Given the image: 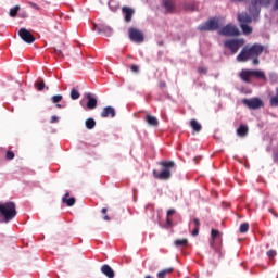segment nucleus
<instances>
[{
    "label": "nucleus",
    "mask_w": 278,
    "mask_h": 278,
    "mask_svg": "<svg viewBox=\"0 0 278 278\" xmlns=\"http://www.w3.org/2000/svg\"><path fill=\"white\" fill-rule=\"evenodd\" d=\"M146 122L148 123V125H150L151 127H157L160 125V121H157V117L148 114L146 116Z\"/></svg>",
    "instance_id": "20"
},
{
    "label": "nucleus",
    "mask_w": 278,
    "mask_h": 278,
    "mask_svg": "<svg viewBox=\"0 0 278 278\" xmlns=\"http://www.w3.org/2000/svg\"><path fill=\"white\" fill-rule=\"evenodd\" d=\"M129 38L132 42H144V35L142 31L131 27L128 29Z\"/></svg>",
    "instance_id": "12"
},
{
    "label": "nucleus",
    "mask_w": 278,
    "mask_h": 278,
    "mask_svg": "<svg viewBox=\"0 0 278 278\" xmlns=\"http://www.w3.org/2000/svg\"><path fill=\"white\" fill-rule=\"evenodd\" d=\"M270 105L273 108H278V88L276 89V96H274L271 99H270Z\"/></svg>",
    "instance_id": "30"
},
{
    "label": "nucleus",
    "mask_w": 278,
    "mask_h": 278,
    "mask_svg": "<svg viewBox=\"0 0 278 278\" xmlns=\"http://www.w3.org/2000/svg\"><path fill=\"white\" fill-rule=\"evenodd\" d=\"M122 14L124 16L125 23H131V18H134V14H136V11L132 8L123 7Z\"/></svg>",
    "instance_id": "14"
},
{
    "label": "nucleus",
    "mask_w": 278,
    "mask_h": 278,
    "mask_svg": "<svg viewBox=\"0 0 278 278\" xmlns=\"http://www.w3.org/2000/svg\"><path fill=\"white\" fill-rule=\"evenodd\" d=\"M275 216L278 218V215H277V214H275Z\"/></svg>",
    "instance_id": "52"
},
{
    "label": "nucleus",
    "mask_w": 278,
    "mask_h": 278,
    "mask_svg": "<svg viewBox=\"0 0 278 278\" xmlns=\"http://www.w3.org/2000/svg\"><path fill=\"white\" fill-rule=\"evenodd\" d=\"M53 53L59 60L64 59V52L58 48H53Z\"/></svg>",
    "instance_id": "31"
},
{
    "label": "nucleus",
    "mask_w": 278,
    "mask_h": 278,
    "mask_svg": "<svg viewBox=\"0 0 278 278\" xmlns=\"http://www.w3.org/2000/svg\"><path fill=\"white\" fill-rule=\"evenodd\" d=\"M225 49H229L232 55L240 50V47H244V39H227L224 41Z\"/></svg>",
    "instance_id": "6"
},
{
    "label": "nucleus",
    "mask_w": 278,
    "mask_h": 278,
    "mask_svg": "<svg viewBox=\"0 0 278 278\" xmlns=\"http://www.w3.org/2000/svg\"><path fill=\"white\" fill-rule=\"evenodd\" d=\"M71 193L66 192L65 195L62 198V203H65L67 207H73L75 205V198H68Z\"/></svg>",
    "instance_id": "22"
},
{
    "label": "nucleus",
    "mask_w": 278,
    "mask_h": 278,
    "mask_svg": "<svg viewBox=\"0 0 278 278\" xmlns=\"http://www.w3.org/2000/svg\"><path fill=\"white\" fill-rule=\"evenodd\" d=\"M275 10H278V0H275V5H274Z\"/></svg>",
    "instance_id": "46"
},
{
    "label": "nucleus",
    "mask_w": 278,
    "mask_h": 278,
    "mask_svg": "<svg viewBox=\"0 0 278 278\" xmlns=\"http://www.w3.org/2000/svg\"><path fill=\"white\" fill-rule=\"evenodd\" d=\"M261 53H264V46L254 43L252 47H245L237 55L238 62H249L253 58H260Z\"/></svg>",
    "instance_id": "1"
},
{
    "label": "nucleus",
    "mask_w": 278,
    "mask_h": 278,
    "mask_svg": "<svg viewBox=\"0 0 278 278\" xmlns=\"http://www.w3.org/2000/svg\"><path fill=\"white\" fill-rule=\"evenodd\" d=\"M175 247L186 249L188 247V239H178L174 242Z\"/></svg>",
    "instance_id": "24"
},
{
    "label": "nucleus",
    "mask_w": 278,
    "mask_h": 278,
    "mask_svg": "<svg viewBox=\"0 0 278 278\" xmlns=\"http://www.w3.org/2000/svg\"><path fill=\"white\" fill-rule=\"evenodd\" d=\"M193 224L195 229H199V227H201V222L199 220V218H194Z\"/></svg>",
    "instance_id": "39"
},
{
    "label": "nucleus",
    "mask_w": 278,
    "mask_h": 278,
    "mask_svg": "<svg viewBox=\"0 0 278 278\" xmlns=\"http://www.w3.org/2000/svg\"><path fill=\"white\" fill-rule=\"evenodd\" d=\"M63 97L62 94H56L51 98L52 103H60L62 101Z\"/></svg>",
    "instance_id": "35"
},
{
    "label": "nucleus",
    "mask_w": 278,
    "mask_h": 278,
    "mask_svg": "<svg viewBox=\"0 0 278 278\" xmlns=\"http://www.w3.org/2000/svg\"><path fill=\"white\" fill-rule=\"evenodd\" d=\"M160 166L162 167L161 173L157 172L156 169H153V176L155 179H160L161 181H168L170 177H173V174L170 170L175 168L176 164L174 161H162L159 163Z\"/></svg>",
    "instance_id": "2"
},
{
    "label": "nucleus",
    "mask_w": 278,
    "mask_h": 278,
    "mask_svg": "<svg viewBox=\"0 0 278 278\" xmlns=\"http://www.w3.org/2000/svg\"><path fill=\"white\" fill-rule=\"evenodd\" d=\"M237 135L240 136V138L249 136V126L241 124L237 129Z\"/></svg>",
    "instance_id": "21"
},
{
    "label": "nucleus",
    "mask_w": 278,
    "mask_h": 278,
    "mask_svg": "<svg viewBox=\"0 0 278 278\" xmlns=\"http://www.w3.org/2000/svg\"><path fill=\"white\" fill-rule=\"evenodd\" d=\"M239 231H240V233H247V231H249V223L241 224Z\"/></svg>",
    "instance_id": "33"
},
{
    "label": "nucleus",
    "mask_w": 278,
    "mask_h": 278,
    "mask_svg": "<svg viewBox=\"0 0 278 278\" xmlns=\"http://www.w3.org/2000/svg\"><path fill=\"white\" fill-rule=\"evenodd\" d=\"M100 116L102 118H108L109 116H111V118H114L116 116V110L114 109V106H105Z\"/></svg>",
    "instance_id": "17"
},
{
    "label": "nucleus",
    "mask_w": 278,
    "mask_h": 278,
    "mask_svg": "<svg viewBox=\"0 0 278 278\" xmlns=\"http://www.w3.org/2000/svg\"><path fill=\"white\" fill-rule=\"evenodd\" d=\"M130 71L132 73H139L140 68L138 67V65H131Z\"/></svg>",
    "instance_id": "40"
},
{
    "label": "nucleus",
    "mask_w": 278,
    "mask_h": 278,
    "mask_svg": "<svg viewBox=\"0 0 278 278\" xmlns=\"http://www.w3.org/2000/svg\"><path fill=\"white\" fill-rule=\"evenodd\" d=\"M190 127L193 129V131H195L197 134H199V131H201V129H203V126H201V123H199L197 119H191L190 121Z\"/></svg>",
    "instance_id": "23"
},
{
    "label": "nucleus",
    "mask_w": 278,
    "mask_h": 278,
    "mask_svg": "<svg viewBox=\"0 0 278 278\" xmlns=\"http://www.w3.org/2000/svg\"><path fill=\"white\" fill-rule=\"evenodd\" d=\"M191 236H199V228H194Z\"/></svg>",
    "instance_id": "45"
},
{
    "label": "nucleus",
    "mask_w": 278,
    "mask_h": 278,
    "mask_svg": "<svg viewBox=\"0 0 278 278\" xmlns=\"http://www.w3.org/2000/svg\"><path fill=\"white\" fill-rule=\"evenodd\" d=\"M270 1L271 0H251V4L249 7L251 16L254 18L260 16L262 8H268V5H270Z\"/></svg>",
    "instance_id": "5"
},
{
    "label": "nucleus",
    "mask_w": 278,
    "mask_h": 278,
    "mask_svg": "<svg viewBox=\"0 0 278 278\" xmlns=\"http://www.w3.org/2000/svg\"><path fill=\"white\" fill-rule=\"evenodd\" d=\"M166 225L167 227H173V219H170L168 216H166Z\"/></svg>",
    "instance_id": "41"
},
{
    "label": "nucleus",
    "mask_w": 278,
    "mask_h": 278,
    "mask_svg": "<svg viewBox=\"0 0 278 278\" xmlns=\"http://www.w3.org/2000/svg\"><path fill=\"white\" fill-rule=\"evenodd\" d=\"M275 157H278V153L275 155Z\"/></svg>",
    "instance_id": "51"
},
{
    "label": "nucleus",
    "mask_w": 278,
    "mask_h": 278,
    "mask_svg": "<svg viewBox=\"0 0 278 278\" xmlns=\"http://www.w3.org/2000/svg\"><path fill=\"white\" fill-rule=\"evenodd\" d=\"M0 216H2L3 223H10V220H12L13 218H16V203L1 202Z\"/></svg>",
    "instance_id": "3"
},
{
    "label": "nucleus",
    "mask_w": 278,
    "mask_h": 278,
    "mask_svg": "<svg viewBox=\"0 0 278 278\" xmlns=\"http://www.w3.org/2000/svg\"><path fill=\"white\" fill-rule=\"evenodd\" d=\"M14 157H15L14 152H12V151H10V150L7 151L5 160L11 161V160H14Z\"/></svg>",
    "instance_id": "36"
},
{
    "label": "nucleus",
    "mask_w": 278,
    "mask_h": 278,
    "mask_svg": "<svg viewBox=\"0 0 278 278\" xmlns=\"http://www.w3.org/2000/svg\"><path fill=\"white\" fill-rule=\"evenodd\" d=\"M218 34H219V36L236 38V36L240 35V29H238V26H236L233 24H227L218 31Z\"/></svg>",
    "instance_id": "7"
},
{
    "label": "nucleus",
    "mask_w": 278,
    "mask_h": 278,
    "mask_svg": "<svg viewBox=\"0 0 278 278\" xmlns=\"http://www.w3.org/2000/svg\"><path fill=\"white\" fill-rule=\"evenodd\" d=\"M101 212H102V214H103V220H106V222H110V220H112V218H110V216H108V207H103L102 210H101Z\"/></svg>",
    "instance_id": "34"
},
{
    "label": "nucleus",
    "mask_w": 278,
    "mask_h": 278,
    "mask_svg": "<svg viewBox=\"0 0 278 278\" xmlns=\"http://www.w3.org/2000/svg\"><path fill=\"white\" fill-rule=\"evenodd\" d=\"M18 10H21L20 5H15L14 8L10 9L9 15L11 18H16V14H18Z\"/></svg>",
    "instance_id": "28"
},
{
    "label": "nucleus",
    "mask_w": 278,
    "mask_h": 278,
    "mask_svg": "<svg viewBox=\"0 0 278 278\" xmlns=\"http://www.w3.org/2000/svg\"><path fill=\"white\" fill-rule=\"evenodd\" d=\"M162 5L166 10V14H173L175 12V10H177L175 0H163Z\"/></svg>",
    "instance_id": "15"
},
{
    "label": "nucleus",
    "mask_w": 278,
    "mask_h": 278,
    "mask_svg": "<svg viewBox=\"0 0 278 278\" xmlns=\"http://www.w3.org/2000/svg\"><path fill=\"white\" fill-rule=\"evenodd\" d=\"M79 97H81V94L79 93V91L77 89H72L71 90V99H73V101H77V99H79Z\"/></svg>",
    "instance_id": "29"
},
{
    "label": "nucleus",
    "mask_w": 278,
    "mask_h": 278,
    "mask_svg": "<svg viewBox=\"0 0 278 278\" xmlns=\"http://www.w3.org/2000/svg\"><path fill=\"white\" fill-rule=\"evenodd\" d=\"M220 27V24L218 23V18L213 17L210 21L205 22L204 24H201L198 29L200 31H216Z\"/></svg>",
    "instance_id": "8"
},
{
    "label": "nucleus",
    "mask_w": 278,
    "mask_h": 278,
    "mask_svg": "<svg viewBox=\"0 0 278 278\" xmlns=\"http://www.w3.org/2000/svg\"><path fill=\"white\" fill-rule=\"evenodd\" d=\"M88 110H94L97 108V98L92 97V93L86 94Z\"/></svg>",
    "instance_id": "19"
},
{
    "label": "nucleus",
    "mask_w": 278,
    "mask_h": 278,
    "mask_svg": "<svg viewBox=\"0 0 278 278\" xmlns=\"http://www.w3.org/2000/svg\"><path fill=\"white\" fill-rule=\"evenodd\" d=\"M242 103L247 105L249 110H260V108H264V102L260 98L243 99Z\"/></svg>",
    "instance_id": "10"
},
{
    "label": "nucleus",
    "mask_w": 278,
    "mask_h": 278,
    "mask_svg": "<svg viewBox=\"0 0 278 278\" xmlns=\"http://www.w3.org/2000/svg\"><path fill=\"white\" fill-rule=\"evenodd\" d=\"M260 56H254V58H252V63L256 66L257 64H260V59H258Z\"/></svg>",
    "instance_id": "42"
},
{
    "label": "nucleus",
    "mask_w": 278,
    "mask_h": 278,
    "mask_svg": "<svg viewBox=\"0 0 278 278\" xmlns=\"http://www.w3.org/2000/svg\"><path fill=\"white\" fill-rule=\"evenodd\" d=\"M93 30L98 34H104L108 38L112 36V27L104 24H93Z\"/></svg>",
    "instance_id": "13"
},
{
    "label": "nucleus",
    "mask_w": 278,
    "mask_h": 278,
    "mask_svg": "<svg viewBox=\"0 0 278 278\" xmlns=\"http://www.w3.org/2000/svg\"><path fill=\"white\" fill-rule=\"evenodd\" d=\"M35 87L37 90H39V92H42V90H45V88H46L45 80L36 81Z\"/></svg>",
    "instance_id": "32"
},
{
    "label": "nucleus",
    "mask_w": 278,
    "mask_h": 278,
    "mask_svg": "<svg viewBox=\"0 0 278 278\" xmlns=\"http://www.w3.org/2000/svg\"><path fill=\"white\" fill-rule=\"evenodd\" d=\"M85 125L88 129H94V127H97V122L94 121V118L89 117L86 119Z\"/></svg>",
    "instance_id": "26"
},
{
    "label": "nucleus",
    "mask_w": 278,
    "mask_h": 278,
    "mask_svg": "<svg viewBox=\"0 0 278 278\" xmlns=\"http://www.w3.org/2000/svg\"><path fill=\"white\" fill-rule=\"evenodd\" d=\"M59 122V118H58V116H55V115H53L52 117H51V121H50V123H58Z\"/></svg>",
    "instance_id": "44"
},
{
    "label": "nucleus",
    "mask_w": 278,
    "mask_h": 278,
    "mask_svg": "<svg viewBox=\"0 0 278 278\" xmlns=\"http://www.w3.org/2000/svg\"><path fill=\"white\" fill-rule=\"evenodd\" d=\"M18 36L26 45H34L36 42V37L27 28H21Z\"/></svg>",
    "instance_id": "11"
},
{
    "label": "nucleus",
    "mask_w": 278,
    "mask_h": 278,
    "mask_svg": "<svg viewBox=\"0 0 278 278\" xmlns=\"http://www.w3.org/2000/svg\"><path fill=\"white\" fill-rule=\"evenodd\" d=\"M56 108L62 109L64 106L62 104H56Z\"/></svg>",
    "instance_id": "48"
},
{
    "label": "nucleus",
    "mask_w": 278,
    "mask_h": 278,
    "mask_svg": "<svg viewBox=\"0 0 278 278\" xmlns=\"http://www.w3.org/2000/svg\"><path fill=\"white\" fill-rule=\"evenodd\" d=\"M175 212H176L175 208H170V210L167 211V215L166 216L170 217V216H173V214H175Z\"/></svg>",
    "instance_id": "43"
},
{
    "label": "nucleus",
    "mask_w": 278,
    "mask_h": 278,
    "mask_svg": "<svg viewBox=\"0 0 278 278\" xmlns=\"http://www.w3.org/2000/svg\"><path fill=\"white\" fill-rule=\"evenodd\" d=\"M237 18L240 25H249V23H253V17L247 12L239 13Z\"/></svg>",
    "instance_id": "16"
},
{
    "label": "nucleus",
    "mask_w": 278,
    "mask_h": 278,
    "mask_svg": "<svg viewBox=\"0 0 278 278\" xmlns=\"http://www.w3.org/2000/svg\"><path fill=\"white\" fill-rule=\"evenodd\" d=\"M266 254H267V257L273 258L277 255V251L276 250H269V251H267Z\"/></svg>",
    "instance_id": "37"
},
{
    "label": "nucleus",
    "mask_w": 278,
    "mask_h": 278,
    "mask_svg": "<svg viewBox=\"0 0 278 278\" xmlns=\"http://www.w3.org/2000/svg\"><path fill=\"white\" fill-rule=\"evenodd\" d=\"M46 90H49V87H46Z\"/></svg>",
    "instance_id": "50"
},
{
    "label": "nucleus",
    "mask_w": 278,
    "mask_h": 278,
    "mask_svg": "<svg viewBox=\"0 0 278 278\" xmlns=\"http://www.w3.org/2000/svg\"><path fill=\"white\" fill-rule=\"evenodd\" d=\"M240 27L245 36L253 34V28L249 24H241Z\"/></svg>",
    "instance_id": "25"
},
{
    "label": "nucleus",
    "mask_w": 278,
    "mask_h": 278,
    "mask_svg": "<svg viewBox=\"0 0 278 278\" xmlns=\"http://www.w3.org/2000/svg\"><path fill=\"white\" fill-rule=\"evenodd\" d=\"M165 87H166V83H162L161 88H165Z\"/></svg>",
    "instance_id": "47"
},
{
    "label": "nucleus",
    "mask_w": 278,
    "mask_h": 278,
    "mask_svg": "<svg viewBox=\"0 0 278 278\" xmlns=\"http://www.w3.org/2000/svg\"><path fill=\"white\" fill-rule=\"evenodd\" d=\"M198 72L201 73L202 75H207V67H199Z\"/></svg>",
    "instance_id": "38"
},
{
    "label": "nucleus",
    "mask_w": 278,
    "mask_h": 278,
    "mask_svg": "<svg viewBox=\"0 0 278 278\" xmlns=\"http://www.w3.org/2000/svg\"><path fill=\"white\" fill-rule=\"evenodd\" d=\"M220 236V231L216 230V229H212L211 230V237L212 240L210 241V244L212 247L213 250H215V253H217L218 255V260H220V257H223V250H222V244L216 245V238Z\"/></svg>",
    "instance_id": "9"
},
{
    "label": "nucleus",
    "mask_w": 278,
    "mask_h": 278,
    "mask_svg": "<svg viewBox=\"0 0 278 278\" xmlns=\"http://www.w3.org/2000/svg\"><path fill=\"white\" fill-rule=\"evenodd\" d=\"M175 269L173 267H169V268H166V269H163L161 271L157 273V277L159 278H166V276L170 273H173Z\"/></svg>",
    "instance_id": "27"
},
{
    "label": "nucleus",
    "mask_w": 278,
    "mask_h": 278,
    "mask_svg": "<svg viewBox=\"0 0 278 278\" xmlns=\"http://www.w3.org/2000/svg\"><path fill=\"white\" fill-rule=\"evenodd\" d=\"M101 274L105 275V277H108V278L115 277L114 269H112V267L108 264H105L101 267Z\"/></svg>",
    "instance_id": "18"
},
{
    "label": "nucleus",
    "mask_w": 278,
    "mask_h": 278,
    "mask_svg": "<svg viewBox=\"0 0 278 278\" xmlns=\"http://www.w3.org/2000/svg\"><path fill=\"white\" fill-rule=\"evenodd\" d=\"M239 77L244 84H251V79H261L266 81V74L262 70H241Z\"/></svg>",
    "instance_id": "4"
},
{
    "label": "nucleus",
    "mask_w": 278,
    "mask_h": 278,
    "mask_svg": "<svg viewBox=\"0 0 278 278\" xmlns=\"http://www.w3.org/2000/svg\"><path fill=\"white\" fill-rule=\"evenodd\" d=\"M146 278H152V277L148 275V276H146Z\"/></svg>",
    "instance_id": "49"
}]
</instances>
